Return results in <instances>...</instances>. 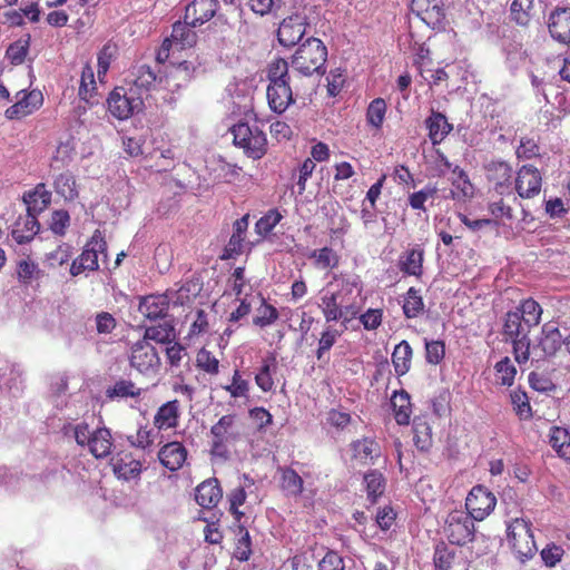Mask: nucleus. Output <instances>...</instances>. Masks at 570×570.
I'll use <instances>...</instances> for the list:
<instances>
[{
    "label": "nucleus",
    "instance_id": "obj_1",
    "mask_svg": "<svg viewBox=\"0 0 570 570\" xmlns=\"http://www.w3.org/2000/svg\"><path fill=\"white\" fill-rule=\"evenodd\" d=\"M542 312V307L537 301L527 298L514 311L505 314L503 334L511 340L514 358L519 364L531 358L529 333L531 328L539 325Z\"/></svg>",
    "mask_w": 570,
    "mask_h": 570
},
{
    "label": "nucleus",
    "instance_id": "obj_2",
    "mask_svg": "<svg viewBox=\"0 0 570 570\" xmlns=\"http://www.w3.org/2000/svg\"><path fill=\"white\" fill-rule=\"evenodd\" d=\"M326 58L325 45L318 38L309 37L299 45L293 55L292 67L303 76H312L315 72H324Z\"/></svg>",
    "mask_w": 570,
    "mask_h": 570
},
{
    "label": "nucleus",
    "instance_id": "obj_3",
    "mask_svg": "<svg viewBox=\"0 0 570 570\" xmlns=\"http://www.w3.org/2000/svg\"><path fill=\"white\" fill-rule=\"evenodd\" d=\"M210 454L214 458L227 460L229 458V445L242 438L240 424L234 414L223 415L210 428Z\"/></svg>",
    "mask_w": 570,
    "mask_h": 570
},
{
    "label": "nucleus",
    "instance_id": "obj_4",
    "mask_svg": "<svg viewBox=\"0 0 570 570\" xmlns=\"http://www.w3.org/2000/svg\"><path fill=\"white\" fill-rule=\"evenodd\" d=\"M507 540L515 558L524 563L537 552L530 521L515 518L507 527Z\"/></svg>",
    "mask_w": 570,
    "mask_h": 570
},
{
    "label": "nucleus",
    "instance_id": "obj_5",
    "mask_svg": "<svg viewBox=\"0 0 570 570\" xmlns=\"http://www.w3.org/2000/svg\"><path fill=\"white\" fill-rule=\"evenodd\" d=\"M233 142L253 159H261L267 151V139L257 125L238 122L230 128Z\"/></svg>",
    "mask_w": 570,
    "mask_h": 570
},
{
    "label": "nucleus",
    "instance_id": "obj_6",
    "mask_svg": "<svg viewBox=\"0 0 570 570\" xmlns=\"http://www.w3.org/2000/svg\"><path fill=\"white\" fill-rule=\"evenodd\" d=\"M99 255H102L104 259L107 257V243L101 232L97 229L86 244L82 253L71 263L70 274L78 276L86 271H97L99 268Z\"/></svg>",
    "mask_w": 570,
    "mask_h": 570
},
{
    "label": "nucleus",
    "instance_id": "obj_7",
    "mask_svg": "<svg viewBox=\"0 0 570 570\" xmlns=\"http://www.w3.org/2000/svg\"><path fill=\"white\" fill-rule=\"evenodd\" d=\"M129 363L140 374L155 376L161 365L155 346L147 340H139L130 347Z\"/></svg>",
    "mask_w": 570,
    "mask_h": 570
},
{
    "label": "nucleus",
    "instance_id": "obj_8",
    "mask_svg": "<svg viewBox=\"0 0 570 570\" xmlns=\"http://www.w3.org/2000/svg\"><path fill=\"white\" fill-rule=\"evenodd\" d=\"M474 520L464 511L449 513L443 528L444 535L452 544L464 546L474 538Z\"/></svg>",
    "mask_w": 570,
    "mask_h": 570
},
{
    "label": "nucleus",
    "instance_id": "obj_9",
    "mask_svg": "<svg viewBox=\"0 0 570 570\" xmlns=\"http://www.w3.org/2000/svg\"><path fill=\"white\" fill-rule=\"evenodd\" d=\"M107 104L114 117L125 120L141 109L142 98L134 88L117 87L110 92Z\"/></svg>",
    "mask_w": 570,
    "mask_h": 570
},
{
    "label": "nucleus",
    "instance_id": "obj_10",
    "mask_svg": "<svg viewBox=\"0 0 570 570\" xmlns=\"http://www.w3.org/2000/svg\"><path fill=\"white\" fill-rule=\"evenodd\" d=\"M563 343L564 337L556 323L547 322L541 327L537 344L531 347V357L533 361H540L543 357L554 356Z\"/></svg>",
    "mask_w": 570,
    "mask_h": 570
},
{
    "label": "nucleus",
    "instance_id": "obj_11",
    "mask_svg": "<svg viewBox=\"0 0 570 570\" xmlns=\"http://www.w3.org/2000/svg\"><path fill=\"white\" fill-rule=\"evenodd\" d=\"M497 498L482 485L474 487L466 497L468 514L478 521L485 519L495 508Z\"/></svg>",
    "mask_w": 570,
    "mask_h": 570
},
{
    "label": "nucleus",
    "instance_id": "obj_12",
    "mask_svg": "<svg viewBox=\"0 0 570 570\" xmlns=\"http://www.w3.org/2000/svg\"><path fill=\"white\" fill-rule=\"evenodd\" d=\"M541 185V174L532 165H524L518 170L514 188L521 198H533L539 195Z\"/></svg>",
    "mask_w": 570,
    "mask_h": 570
},
{
    "label": "nucleus",
    "instance_id": "obj_13",
    "mask_svg": "<svg viewBox=\"0 0 570 570\" xmlns=\"http://www.w3.org/2000/svg\"><path fill=\"white\" fill-rule=\"evenodd\" d=\"M305 30V17L301 14H293L281 22L277 30V39L284 47H293L303 39Z\"/></svg>",
    "mask_w": 570,
    "mask_h": 570
},
{
    "label": "nucleus",
    "instance_id": "obj_14",
    "mask_svg": "<svg viewBox=\"0 0 570 570\" xmlns=\"http://www.w3.org/2000/svg\"><path fill=\"white\" fill-rule=\"evenodd\" d=\"M487 177L500 195L512 193V167L505 161H491L485 167Z\"/></svg>",
    "mask_w": 570,
    "mask_h": 570
},
{
    "label": "nucleus",
    "instance_id": "obj_15",
    "mask_svg": "<svg viewBox=\"0 0 570 570\" xmlns=\"http://www.w3.org/2000/svg\"><path fill=\"white\" fill-rule=\"evenodd\" d=\"M218 9V0H194L185 9V20L193 27L203 26L215 17Z\"/></svg>",
    "mask_w": 570,
    "mask_h": 570
},
{
    "label": "nucleus",
    "instance_id": "obj_16",
    "mask_svg": "<svg viewBox=\"0 0 570 570\" xmlns=\"http://www.w3.org/2000/svg\"><path fill=\"white\" fill-rule=\"evenodd\" d=\"M292 82L293 81L269 82L267 87V100L273 111L282 114L294 102Z\"/></svg>",
    "mask_w": 570,
    "mask_h": 570
},
{
    "label": "nucleus",
    "instance_id": "obj_17",
    "mask_svg": "<svg viewBox=\"0 0 570 570\" xmlns=\"http://www.w3.org/2000/svg\"><path fill=\"white\" fill-rule=\"evenodd\" d=\"M549 32L561 42H570V8H556L549 16Z\"/></svg>",
    "mask_w": 570,
    "mask_h": 570
},
{
    "label": "nucleus",
    "instance_id": "obj_18",
    "mask_svg": "<svg viewBox=\"0 0 570 570\" xmlns=\"http://www.w3.org/2000/svg\"><path fill=\"white\" fill-rule=\"evenodd\" d=\"M110 464L118 479L129 481L139 476L141 463L131 453H119L111 458Z\"/></svg>",
    "mask_w": 570,
    "mask_h": 570
},
{
    "label": "nucleus",
    "instance_id": "obj_19",
    "mask_svg": "<svg viewBox=\"0 0 570 570\" xmlns=\"http://www.w3.org/2000/svg\"><path fill=\"white\" fill-rule=\"evenodd\" d=\"M158 459L168 470L177 471L187 459V450L180 442H169L159 450Z\"/></svg>",
    "mask_w": 570,
    "mask_h": 570
},
{
    "label": "nucleus",
    "instance_id": "obj_20",
    "mask_svg": "<svg viewBox=\"0 0 570 570\" xmlns=\"http://www.w3.org/2000/svg\"><path fill=\"white\" fill-rule=\"evenodd\" d=\"M411 10L429 24L444 18L442 0H412Z\"/></svg>",
    "mask_w": 570,
    "mask_h": 570
},
{
    "label": "nucleus",
    "instance_id": "obj_21",
    "mask_svg": "<svg viewBox=\"0 0 570 570\" xmlns=\"http://www.w3.org/2000/svg\"><path fill=\"white\" fill-rule=\"evenodd\" d=\"M223 497V491L217 479H207L196 488V502L206 509H212L218 504Z\"/></svg>",
    "mask_w": 570,
    "mask_h": 570
},
{
    "label": "nucleus",
    "instance_id": "obj_22",
    "mask_svg": "<svg viewBox=\"0 0 570 570\" xmlns=\"http://www.w3.org/2000/svg\"><path fill=\"white\" fill-rule=\"evenodd\" d=\"M424 250L413 247L402 253L397 261L400 271L409 276L421 277L423 274Z\"/></svg>",
    "mask_w": 570,
    "mask_h": 570
},
{
    "label": "nucleus",
    "instance_id": "obj_23",
    "mask_svg": "<svg viewBox=\"0 0 570 570\" xmlns=\"http://www.w3.org/2000/svg\"><path fill=\"white\" fill-rule=\"evenodd\" d=\"M39 229L37 216L27 213L24 217L16 222L11 235L18 244H26L33 239Z\"/></svg>",
    "mask_w": 570,
    "mask_h": 570
},
{
    "label": "nucleus",
    "instance_id": "obj_24",
    "mask_svg": "<svg viewBox=\"0 0 570 570\" xmlns=\"http://www.w3.org/2000/svg\"><path fill=\"white\" fill-rule=\"evenodd\" d=\"M353 456L362 464H373L381 454L380 445L370 438L356 440L351 443Z\"/></svg>",
    "mask_w": 570,
    "mask_h": 570
},
{
    "label": "nucleus",
    "instance_id": "obj_25",
    "mask_svg": "<svg viewBox=\"0 0 570 570\" xmlns=\"http://www.w3.org/2000/svg\"><path fill=\"white\" fill-rule=\"evenodd\" d=\"M23 200L27 205V213L37 216L50 204L51 193L47 190L45 184H38L33 191L24 195Z\"/></svg>",
    "mask_w": 570,
    "mask_h": 570
},
{
    "label": "nucleus",
    "instance_id": "obj_26",
    "mask_svg": "<svg viewBox=\"0 0 570 570\" xmlns=\"http://www.w3.org/2000/svg\"><path fill=\"white\" fill-rule=\"evenodd\" d=\"M178 417H179V404L178 401H169L165 404H163L155 417H154V425L158 430L164 429H171L176 428L178 424Z\"/></svg>",
    "mask_w": 570,
    "mask_h": 570
},
{
    "label": "nucleus",
    "instance_id": "obj_27",
    "mask_svg": "<svg viewBox=\"0 0 570 570\" xmlns=\"http://www.w3.org/2000/svg\"><path fill=\"white\" fill-rule=\"evenodd\" d=\"M338 288L333 291L342 305L358 302L362 293V284L357 277L342 278Z\"/></svg>",
    "mask_w": 570,
    "mask_h": 570
},
{
    "label": "nucleus",
    "instance_id": "obj_28",
    "mask_svg": "<svg viewBox=\"0 0 570 570\" xmlns=\"http://www.w3.org/2000/svg\"><path fill=\"white\" fill-rule=\"evenodd\" d=\"M191 28L193 26L186 20L185 22L177 21L173 24L170 38L166 39L171 40V46L175 45L179 49L193 47L197 41V35Z\"/></svg>",
    "mask_w": 570,
    "mask_h": 570
},
{
    "label": "nucleus",
    "instance_id": "obj_29",
    "mask_svg": "<svg viewBox=\"0 0 570 570\" xmlns=\"http://www.w3.org/2000/svg\"><path fill=\"white\" fill-rule=\"evenodd\" d=\"M167 311L168 302L164 296H146L139 304V312L149 320L163 318Z\"/></svg>",
    "mask_w": 570,
    "mask_h": 570
},
{
    "label": "nucleus",
    "instance_id": "obj_30",
    "mask_svg": "<svg viewBox=\"0 0 570 570\" xmlns=\"http://www.w3.org/2000/svg\"><path fill=\"white\" fill-rule=\"evenodd\" d=\"M425 124L433 145L440 144L452 130V125H450L446 117L440 112L433 111Z\"/></svg>",
    "mask_w": 570,
    "mask_h": 570
},
{
    "label": "nucleus",
    "instance_id": "obj_31",
    "mask_svg": "<svg viewBox=\"0 0 570 570\" xmlns=\"http://www.w3.org/2000/svg\"><path fill=\"white\" fill-rule=\"evenodd\" d=\"M413 351L407 341H401L392 353V364L399 376L406 374L411 368Z\"/></svg>",
    "mask_w": 570,
    "mask_h": 570
},
{
    "label": "nucleus",
    "instance_id": "obj_32",
    "mask_svg": "<svg viewBox=\"0 0 570 570\" xmlns=\"http://www.w3.org/2000/svg\"><path fill=\"white\" fill-rule=\"evenodd\" d=\"M367 500L374 504L377 499L384 493L386 480L382 472L379 470H371L364 474L363 478Z\"/></svg>",
    "mask_w": 570,
    "mask_h": 570
},
{
    "label": "nucleus",
    "instance_id": "obj_33",
    "mask_svg": "<svg viewBox=\"0 0 570 570\" xmlns=\"http://www.w3.org/2000/svg\"><path fill=\"white\" fill-rule=\"evenodd\" d=\"M112 446L111 434L107 429H97L92 432L90 443L88 445L90 453L97 458H106L110 454Z\"/></svg>",
    "mask_w": 570,
    "mask_h": 570
},
{
    "label": "nucleus",
    "instance_id": "obj_34",
    "mask_svg": "<svg viewBox=\"0 0 570 570\" xmlns=\"http://www.w3.org/2000/svg\"><path fill=\"white\" fill-rule=\"evenodd\" d=\"M452 174H459V180L452 183L451 197L458 202H465L474 194V187L466 173L459 166H454Z\"/></svg>",
    "mask_w": 570,
    "mask_h": 570
},
{
    "label": "nucleus",
    "instance_id": "obj_35",
    "mask_svg": "<svg viewBox=\"0 0 570 570\" xmlns=\"http://www.w3.org/2000/svg\"><path fill=\"white\" fill-rule=\"evenodd\" d=\"M320 299L321 302L318 307L321 308L326 322L340 321L342 317V304L335 293L330 288L323 289Z\"/></svg>",
    "mask_w": 570,
    "mask_h": 570
},
{
    "label": "nucleus",
    "instance_id": "obj_36",
    "mask_svg": "<svg viewBox=\"0 0 570 570\" xmlns=\"http://www.w3.org/2000/svg\"><path fill=\"white\" fill-rule=\"evenodd\" d=\"M391 404L394 411L395 421L400 425H407L412 413L409 393L405 391L394 392L391 397Z\"/></svg>",
    "mask_w": 570,
    "mask_h": 570
},
{
    "label": "nucleus",
    "instance_id": "obj_37",
    "mask_svg": "<svg viewBox=\"0 0 570 570\" xmlns=\"http://www.w3.org/2000/svg\"><path fill=\"white\" fill-rule=\"evenodd\" d=\"M276 357L271 355L263 361L259 371L255 375L257 386L264 391L269 392L274 387L273 373L276 371Z\"/></svg>",
    "mask_w": 570,
    "mask_h": 570
},
{
    "label": "nucleus",
    "instance_id": "obj_38",
    "mask_svg": "<svg viewBox=\"0 0 570 570\" xmlns=\"http://www.w3.org/2000/svg\"><path fill=\"white\" fill-rule=\"evenodd\" d=\"M549 442L560 458L570 455V432L568 429L553 426L550 429Z\"/></svg>",
    "mask_w": 570,
    "mask_h": 570
},
{
    "label": "nucleus",
    "instance_id": "obj_39",
    "mask_svg": "<svg viewBox=\"0 0 570 570\" xmlns=\"http://www.w3.org/2000/svg\"><path fill=\"white\" fill-rule=\"evenodd\" d=\"M132 87L136 92L138 90L149 91L151 90L157 80L156 73L151 70L149 66L142 65L136 67L132 71Z\"/></svg>",
    "mask_w": 570,
    "mask_h": 570
},
{
    "label": "nucleus",
    "instance_id": "obj_40",
    "mask_svg": "<svg viewBox=\"0 0 570 570\" xmlns=\"http://www.w3.org/2000/svg\"><path fill=\"white\" fill-rule=\"evenodd\" d=\"M414 444L420 451H428L432 446V429L430 424L421 417L413 422Z\"/></svg>",
    "mask_w": 570,
    "mask_h": 570
},
{
    "label": "nucleus",
    "instance_id": "obj_41",
    "mask_svg": "<svg viewBox=\"0 0 570 570\" xmlns=\"http://www.w3.org/2000/svg\"><path fill=\"white\" fill-rule=\"evenodd\" d=\"M55 191L66 200H72L78 196L76 179L70 173H62L55 178Z\"/></svg>",
    "mask_w": 570,
    "mask_h": 570
},
{
    "label": "nucleus",
    "instance_id": "obj_42",
    "mask_svg": "<svg viewBox=\"0 0 570 570\" xmlns=\"http://www.w3.org/2000/svg\"><path fill=\"white\" fill-rule=\"evenodd\" d=\"M424 309V302L420 295V291L410 287L403 301V312L407 318L419 316Z\"/></svg>",
    "mask_w": 570,
    "mask_h": 570
},
{
    "label": "nucleus",
    "instance_id": "obj_43",
    "mask_svg": "<svg viewBox=\"0 0 570 570\" xmlns=\"http://www.w3.org/2000/svg\"><path fill=\"white\" fill-rule=\"evenodd\" d=\"M175 338V330L168 323H163L156 326H149L146 328L144 338L148 342L155 341L157 343H170Z\"/></svg>",
    "mask_w": 570,
    "mask_h": 570
},
{
    "label": "nucleus",
    "instance_id": "obj_44",
    "mask_svg": "<svg viewBox=\"0 0 570 570\" xmlns=\"http://www.w3.org/2000/svg\"><path fill=\"white\" fill-rule=\"evenodd\" d=\"M386 114V104L384 99L376 98L371 101L366 111L368 125L375 129H381Z\"/></svg>",
    "mask_w": 570,
    "mask_h": 570
},
{
    "label": "nucleus",
    "instance_id": "obj_45",
    "mask_svg": "<svg viewBox=\"0 0 570 570\" xmlns=\"http://www.w3.org/2000/svg\"><path fill=\"white\" fill-rule=\"evenodd\" d=\"M303 479L299 474L291 469H284L282 471V488L289 495H299L303 492Z\"/></svg>",
    "mask_w": 570,
    "mask_h": 570
},
{
    "label": "nucleus",
    "instance_id": "obj_46",
    "mask_svg": "<svg viewBox=\"0 0 570 570\" xmlns=\"http://www.w3.org/2000/svg\"><path fill=\"white\" fill-rule=\"evenodd\" d=\"M495 381L501 385L511 386L514 382L517 370L509 357L499 361L495 366Z\"/></svg>",
    "mask_w": 570,
    "mask_h": 570
},
{
    "label": "nucleus",
    "instance_id": "obj_47",
    "mask_svg": "<svg viewBox=\"0 0 570 570\" xmlns=\"http://www.w3.org/2000/svg\"><path fill=\"white\" fill-rule=\"evenodd\" d=\"M29 47L30 36L22 37L9 46L6 57L13 65H21L26 59Z\"/></svg>",
    "mask_w": 570,
    "mask_h": 570
},
{
    "label": "nucleus",
    "instance_id": "obj_48",
    "mask_svg": "<svg viewBox=\"0 0 570 570\" xmlns=\"http://www.w3.org/2000/svg\"><path fill=\"white\" fill-rule=\"evenodd\" d=\"M438 193V188L434 185H426L421 190L413 193L409 196V205L413 209L426 212L425 202L434 198Z\"/></svg>",
    "mask_w": 570,
    "mask_h": 570
},
{
    "label": "nucleus",
    "instance_id": "obj_49",
    "mask_svg": "<svg viewBox=\"0 0 570 570\" xmlns=\"http://www.w3.org/2000/svg\"><path fill=\"white\" fill-rule=\"evenodd\" d=\"M533 7V0H513L511 3L512 19L521 26H525L530 19V11Z\"/></svg>",
    "mask_w": 570,
    "mask_h": 570
},
{
    "label": "nucleus",
    "instance_id": "obj_50",
    "mask_svg": "<svg viewBox=\"0 0 570 570\" xmlns=\"http://www.w3.org/2000/svg\"><path fill=\"white\" fill-rule=\"evenodd\" d=\"M250 546L252 542L248 531L243 525H238V539L234 553L236 559L247 561L252 554Z\"/></svg>",
    "mask_w": 570,
    "mask_h": 570
},
{
    "label": "nucleus",
    "instance_id": "obj_51",
    "mask_svg": "<svg viewBox=\"0 0 570 570\" xmlns=\"http://www.w3.org/2000/svg\"><path fill=\"white\" fill-rule=\"evenodd\" d=\"M38 265L29 258L21 259L17 265V277L22 284H30L39 275Z\"/></svg>",
    "mask_w": 570,
    "mask_h": 570
},
{
    "label": "nucleus",
    "instance_id": "obj_52",
    "mask_svg": "<svg viewBox=\"0 0 570 570\" xmlns=\"http://www.w3.org/2000/svg\"><path fill=\"white\" fill-rule=\"evenodd\" d=\"M295 76L288 73V63L284 59L274 60L268 68L269 82L294 81Z\"/></svg>",
    "mask_w": 570,
    "mask_h": 570
},
{
    "label": "nucleus",
    "instance_id": "obj_53",
    "mask_svg": "<svg viewBox=\"0 0 570 570\" xmlns=\"http://www.w3.org/2000/svg\"><path fill=\"white\" fill-rule=\"evenodd\" d=\"M96 89L95 75L91 67L86 66L81 72L79 97L88 101L92 97V92Z\"/></svg>",
    "mask_w": 570,
    "mask_h": 570
},
{
    "label": "nucleus",
    "instance_id": "obj_54",
    "mask_svg": "<svg viewBox=\"0 0 570 570\" xmlns=\"http://www.w3.org/2000/svg\"><path fill=\"white\" fill-rule=\"evenodd\" d=\"M71 256V246L68 244H61L55 250L47 254L46 262L50 267L56 268L68 263Z\"/></svg>",
    "mask_w": 570,
    "mask_h": 570
},
{
    "label": "nucleus",
    "instance_id": "obj_55",
    "mask_svg": "<svg viewBox=\"0 0 570 570\" xmlns=\"http://www.w3.org/2000/svg\"><path fill=\"white\" fill-rule=\"evenodd\" d=\"M282 214L277 209L268 210L256 223V230L259 235L266 236L281 222Z\"/></svg>",
    "mask_w": 570,
    "mask_h": 570
},
{
    "label": "nucleus",
    "instance_id": "obj_56",
    "mask_svg": "<svg viewBox=\"0 0 570 570\" xmlns=\"http://www.w3.org/2000/svg\"><path fill=\"white\" fill-rule=\"evenodd\" d=\"M510 397L517 415L520 419H529L531 416V406L525 392L520 390L513 391Z\"/></svg>",
    "mask_w": 570,
    "mask_h": 570
},
{
    "label": "nucleus",
    "instance_id": "obj_57",
    "mask_svg": "<svg viewBox=\"0 0 570 570\" xmlns=\"http://www.w3.org/2000/svg\"><path fill=\"white\" fill-rule=\"evenodd\" d=\"M232 397H246L249 391L248 381L244 380L238 370H235L232 376V383L224 386Z\"/></svg>",
    "mask_w": 570,
    "mask_h": 570
},
{
    "label": "nucleus",
    "instance_id": "obj_58",
    "mask_svg": "<svg viewBox=\"0 0 570 570\" xmlns=\"http://www.w3.org/2000/svg\"><path fill=\"white\" fill-rule=\"evenodd\" d=\"M196 364L208 374L215 375L219 372V361L205 348L197 353Z\"/></svg>",
    "mask_w": 570,
    "mask_h": 570
},
{
    "label": "nucleus",
    "instance_id": "obj_59",
    "mask_svg": "<svg viewBox=\"0 0 570 570\" xmlns=\"http://www.w3.org/2000/svg\"><path fill=\"white\" fill-rule=\"evenodd\" d=\"M116 53L117 46L115 43L108 42L102 47L98 53V77L106 75Z\"/></svg>",
    "mask_w": 570,
    "mask_h": 570
},
{
    "label": "nucleus",
    "instance_id": "obj_60",
    "mask_svg": "<svg viewBox=\"0 0 570 570\" xmlns=\"http://www.w3.org/2000/svg\"><path fill=\"white\" fill-rule=\"evenodd\" d=\"M155 432L147 426H140L137 432L128 436V441L132 446L146 449L154 443Z\"/></svg>",
    "mask_w": 570,
    "mask_h": 570
},
{
    "label": "nucleus",
    "instance_id": "obj_61",
    "mask_svg": "<svg viewBox=\"0 0 570 570\" xmlns=\"http://www.w3.org/2000/svg\"><path fill=\"white\" fill-rule=\"evenodd\" d=\"M21 96L17 101L21 102L23 106L22 109L26 111V115L32 114L36 109H38L43 101L42 94L39 90H32L28 94L19 92L18 96Z\"/></svg>",
    "mask_w": 570,
    "mask_h": 570
},
{
    "label": "nucleus",
    "instance_id": "obj_62",
    "mask_svg": "<svg viewBox=\"0 0 570 570\" xmlns=\"http://www.w3.org/2000/svg\"><path fill=\"white\" fill-rule=\"evenodd\" d=\"M341 333L332 327H327L321 335L318 341V348L316 351V357L322 360L324 354L328 352L335 344Z\"/></svg>",
    "mask_w": 570,
    "mask_h": 570
},
{
    "label": "nucleus",
    "instance_id": "obj_63",
    "mask_svg": "<svg viewBox=\"0 0 570 570\" xmlns=\"http://www.w3.org/2000/svg\"><path fill=\"white\" fill-rule=\"evenodd\" d=\"M246 497L247 494L244 487L235 488L228 494L229 510L237 521H239L244 515V513L240 512L238 508L244 504Z\"/></svg>",
    "mask_w": 570,
    "mask_h": 570
},
{
    "label": "nucleus",
    "instance_id": "obj_64",
    "mask_svg": "<svg viewBox=\"0 0 570 570\" xmlns=\"http://www.w3.org/2000/svg\"><path fill=\"white\" fill-rule=\"evenodd\" d=\"M343 558L335 551H328L318 563V570H344Z\"/></svg>",
    "mask_w": 570,
    "mask_h": 570
}]
</instances>
